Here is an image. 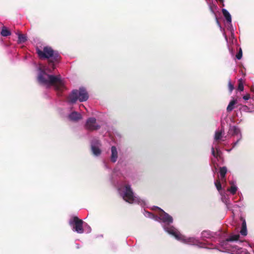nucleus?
Returning a JSON list of instances; mask_svg holds the SVG:
<instances>
[{
  "mask_svg": "<svg viewBox=\"0 0 254 254\" xmlns=\"http://www.w3.org/2000/svg\"><path fill=\"white\" fill-rule=\"evenodd\" d=\"M241 140V138H240L239 139H238L236 142H235V143H234V145H233V147H234L235 146H236L238 143V142H239V141Z\"/></svg>",
  "mask_w": 254,
  "mask_h": 254,
  "instance_id": "nucleus-28",
  "label": "nucleus"
},
{
  "mask_svg": "<svg viewBox=\"0 0 254 254\" xmlns=\"http://www.w3.org/2000/svg\"><path fill=\"white\" fill-rule=\"evenodd\" d=\"M227 172L226 167H222L220 168L219 173L221 178L222 181L225 179L226 174Z\"/></svg>",
  "mask_w": 254,
  "mask_h": 254,
  "instance_id": "nucleus-14",
  "label": "nucleus"
},
{
  "mask_svg": "<svg viewBox=\"0 0 254 254\" xmlns=\"http://www.w3.org/2000/svg\"><path fill=\"white\" fill-rule=\"evenodd\" d=\"M89 95L85 88H79V90H73L69 95L68 100L72 103H75L78 100L80 102L86 101L88 100Z\"/></svg>",
  "mask_w": 254,
  "mask_h": 254,
  "instance_id": "nucleus-3",
  "label": "nucleus"
},
{
  "mask_svg": "<svg viewBox=\"0 0 254 254\" xmlns=\"http://www.w3.org/2000/svg\"><path fill=\"white\" fill-rule=\"evenodd\" d=\"M160 211L159 212V218L164 223L168 224L172 223L173 221V218L169 214L165 212L162 209L159 208Z\"/></svg>",
  "mask_w": 254,
  "mask_h": 254,
  "instance_id": "nucleus-7",
  "label": "nucleus"
},
{
  "mask_svg": "<svg viewBox=\"0 0 254 254\" xmlns=\"http://www.w3.org/2000/svg\"><path fill=\"white\" fill-rule=\"evenodd\" d=\"M118 151L116 147L115 146H113L111 147V161L113 163H115L117 161L118 159Z\"/></svg>",
  "mask_w": 254,
  "mask_h": 254,
  "instance_id": "nucleus-8",
  "label": "nucleus"
},
{
  "mask_svg": "<svg viewBox=\"0 0 254 254\" xmlns=\"http://www.w3.org/2000/svg\"><path fill=\"white\" fill-rule=\"evenodd\" d=\"M228 86L229 90L230 92L231 93L232 92V91L234 90V85L232 84L230 79L229 80Z\"/></svg>",
  "mask_w": 254,
  "mask_h": 254,
  "instance_id": "nucleus-24",
  "label": "nucleus"
},
{
  "mask_svg": "<svg viewBox=\"0 0 254 254\" xmlns=\"http://www.w3.org/2000/svg\"><path fill=\"white\" fill-rule=\"evenodd\" d=\"M215 186H216L217 190L218 191L220 190L221 189H222V186H221V184L220 183V180L218 179V180H217L215 182Z\"/></svg>",
  "mask_w": 254,
  "mask_h": 254,
  "instance_id": "nucleus-21",
  "label": "nucleus"
},
{
  "mask_svg": "<svg viewBox=\"0 0 254 254\" xmlns=\"http://www.w3.org/2000/svg\"><path fill=\"white\" fill-rule=\"evenodd\" d=\"M222 132H223V131L222 130L220 131H216L215 134L214 139L216 140H218L220 139L222 137Z\"/></svg>",
  "mask_w": 254,
  "mask_h": 254,
  "instance_id": "nucleus-19",
  "label": "nucleus"
},
{
  "mask_svg": "<svg viewBox=\"0 0 254 254\" xmlns=\"http://www.w3.org/2000/svg\"><path fill=\"white\" fill-rule=\"evenodd\" d=\"M37 79L41 84L47 86H54L55 89L58 91L62 92L65 88L60 75L56 76L50 75L47 74L45 70H41Z\"/></svg>",
  "mask_w": 254,
  "mask_h": 254,
  "instance_id": "nucleus-2",
  "label": "nucleus"
},
{
  "mask_svg": "<svg viewBox=\"0 0 254 254\" xmlns=\"http://www.w3.org/2000/svg\"><path fill=\"white\" fill-rule=\"evenodd\" d=\"M96 144H97V145H98L99 144H100V143H99V140H96Z\"/></svg>",
  "mask_w": 254,
  "mask_h": 254,
  "instance_id": "nucleus-32",
  "label": "nucleus"
},
{
  "mask_svg": "<svg viewBox=\"0 0 254 254\" xmlns=\"http://www.w3.org/2000/svg\"><path fill=\"white\" fill-rule=\"evenodd\" d=\"M202 235L203 236V237H209V232L208 231H203V232L202 233Z\"/></svg>",
  "mask_w": 254,
  "mask_h": 254,
  "instance_id": "nucleus-26",
  "label": "nucleus"
},
{
  "mask_svg": "<svg viewBox=\"0 0 254 254\" xmlns=\"http://www.w3.org/2000/svg\"><path fill=\"white\" fill-rule=\"evenodd\" d=\"M216 21H217V22L218 23H219V22H218V19H217V17H216Z\"/></svg>",
  "mask_w": 254,
  "mask_h": 254,
  "instance_id": "nucleus-33",
  "label": "nucleus"
},
{
  "mask_svg": "<svg viewBox=\"0 0 254 254\" xmlns=\"http://www.w3.org/2000/svg\"><path fill=\"white\" fill-rule=\"evenodd\" d=\"M239 235H232L226 239V242H233L238 241L239 239Z\"/></svg>",
  "mask_w": 254,
  "mask_h": 254,
  "instance_id": "nucleus-17",
  "label": "nucleus"
},
{
  "mask_svg": "<svg viewBox=\"0 0 254 254\" xmlns=\"http://www.w3.org/2000/svg\"><path fill=\"white\" fill-rule=\"evenodd\" d=\"M69 118L71 121L76 122L81 119V115L76 112H73L69 115Z\"/></svg>",
  "mask_w": 254,
  "mask_h": 254,
  "instance_id": "nucleus-9",
  "label": "nucleus"
},
{
  "mask_svg": "<svg viewBox=\"0 0 254 254\" xmlns=\"http://www.w3.org/2000/svg\"><path fill=\"white\" fill-rule=\"evenodd\" d=\"M125 189V190L123 195L124 200L129 203H132L135 200V196L130 186L126 185Z\"/></svg>",
  "mask_w": 254,
  "mask_h": 254,
  "instance_id": "nucleus-5",
  "label": "nucleus"
},
{
  "mask_svg": "<svg viewBox=\"0 0 254 254\" xmlns=\"http://www.w3.org/2000/svg\"><path fill=\"white\" fill-rule=\"evenodd\" d=\"M237 103L236 100H231L227 107V111L231 112L234 109V105Z\"/></svg>",
  "mask_w": 254,
  "mask_h": 254,
  "instance_id": "nucleus-15",
  "label": "nucleus"
},
{
  "mask_svg": "<svg viewBox=\"0 0 254 254\" xmlns=\"http://www.w3.org/2000/svg\"><path fill=\"white\" fill-rule=\"evenodd\" d=\"M100 127V126L97 123L96 119L94 117L88 118L85 125V129L90 131L97 130Z\"/></svg>",
  "mask_w": 254,
  "mask_h": 254,
  "instance_id": "nucleus-6",
  "label": "nucleus"
},
{
  "mask_svg": "<svg viewBox=\"0 0 254 254\" xmlns=\"http://www.w3.org/2000/svg\"><path fill=\"white\" fill-rule=\"evenodd\" d=\"M243 98L245 100H248L250 98V95L249 94H247L246 95L244 96Z\"/></svg>",
  "mask_w": 254,
  "mask_h": 254,
  "instance_id": "nucleus-27",
  "label": "nucleus"
},
{
  "mask_svg": "<svg viewBox=\"0 0 254 254\" xmlns=\"http://www.w3.org/2000/svg\"><path fill=\"white\" fill-rule=\"evenodd\" d=\"M69 224L72 227L73 231L79 234L84 232L83 228V221L77 216H73L69 221Z\"/></svg>",
  "mask_w": 254,
  "mask_h": 254,
  "instance_id": "nucleus-4",
  "label": "nucleus"
},
{
  "mask_svg": "<svg viewBox=\"0 0 254 254\" xmlns=\"http://www.w3.org/2000/svg\"><path fill=\"white\" fill-rule=\"evenodd\" d=\"M27 41L26 37L22 34H18V42L20 43H24Z\"/></svg>",
  "mask_w": 254,
  "mask_h": 254,
  "instance_id": "nucleus-18",
  "label": "nucleus"
},
{
  "mask_svg": "<svg viewBox=\"0 0 254 254\" xmlns=\"http://www.w3.org/2000/svg\"><path fill=\"white\" fill-rule=\"evenodd\" d=\"M228 191H229L232 194H235L236 193L237 188L236 186H231L230 189H229Z\"/></svg>",
  "mask_w": 254,
  "mask_h": 254,
  "instance_id": "nucleus-22",
  "label": "nucleus"
},
{
  "mask_svg": "<svg viewBox=\"0 0 254 254\" xmlns=\"http://www.w3.org/2000/svg\"><path fill=\"white\" fill-rule=\"evenodd\" d=\"M242 108H243L244 110H246L247 109H248V106H247L246 105L243 106Z\"/></svg>",
  "mask_w": 254,
  "mask_h": 254,
  "instance_id": "nucleus-29",
  "label": "nucleus"
},
{
  "mask_svg": "<svg viewBox=\"0 0 254 254\" xmlns=\"http://www.w3.org/2000/svg\"><path fill=\"white\" fill-rule=\"evenodd\" d=\"M211 152H212V155L214 157L217 158L218 157V150H217V152H215L214 147H212L211 148Z\"/></svg>",
  "mask_w": 254,
  "mask_h": 254,
  "instance_id": "nucleus-25",
  "label": "nucleus"
},
{
  "mask_svg": "<svg viewBox=\"0 0 254 254\" xmlns=\"http://www.w3.org/2000/svg\"><path fill=\"white\" fill-rule=\"evenodd\" d=\"M91 150L93 154L95 156H99L101 153V151L99 147L95 145H91Z\"/></svg>",
  "mask_w": 254,
  "mask_h": 254,
  "instance_id": "nucleus-12",
  "label": "nucleus"
},
{
  "mask_svg": "<svg viewBox=\"0 0 254 254\" xmlns=\"http://www.w3.org/2000/svg\"><path fill=\"white\" fill-rule=\"evenodd\" d=\"M36 53L40 59H48L49 67L46 69L52 72L56 68L55 64L60 62L61 57L57 51L50 46H45L42 50L38 47L36 49Z\"/></svg>",
  "mask_w": 254,
  "mask_h": 254,
  "instance_id": "nucleus-1",
  "label": "nucleus"
},
{
  "mask_svg": "<svg viewBox=\"0 0 254 254\" xmlns=\"http://www.w3.org/2000/svg\"><path fill=\"white\" fill-rule=\"evenodd\" d=\"M229 133L232 136L237 135L240 133V129L236 126H230Z\"/></svg>",
  "mask_w": 254,
  "mask_h": 254,
  "instance_id": "nucleus-10",
  "label": "nucleus"
},
{
  "mask_svg": "<svg viewBox=\"0 0 254 254\" xmlns=\"http://www.w3.org/2000/svg\"><path fill=\"white\" fill-rule=\"evenodd\" d=\"M238 90H240V91H243L244 90L243 80L242 79H240L238 81Z\"/></svg>",
  "mask_w": 254,
  "mask_h": 254,
  "instance_id": "nucleus-20",
  "label": "nucleus"
},
{
  "mask_svg": "<svg viewBox=\"0 0 254 254\" xmlns=\"http://www.w3.org/2000/svg\"><path fill=\"white\" fill-rule=\"evenodd\" d=\"M1 35L3 37H7L11 35V32L6 27L3 26L1 31Z\"/></svg>",
  "mask_w": 254,
  "mask_h": 254,
  "instance_id": "nucleus-16",
  "label": "nucleus"
},
{
  "mask_svg": "<svg viewBox=\"0 0 254 254\" xmlns=\"http://www.w3.org/2000/svg\"><path fill=\"white\" fill-rule=\"evenodd\" d=\"M251 91L252 92H254V87H251Z\"/></svg>",
  "mask_w": 254,
  "mask_h": 254,
  "instance_id": "nucleus-31",
  "label": "nucleus"
},
{
  "mask_svg": "<svg viewBox=\"0 0 254 254\" xmlns=\"http://www.w3.org/2000/svg\"><path fill=\"white\" fill-rule=\"evenodd\" d=\"M243 55L242 50L240 48H239L238 53L236 54V57L238 60H241Z\"/></svg>",
  "mask_w": 254,
  "mask_h": 254,
  "instance_id": "nucleus-23",
  "label": "nucleus"
},
{
  "mask_svg": "<svg viewBox=\"0 0 254 254\" xmlns=\"http://www.w3.org/2000/svg\"><path fill=\"white\" fill-rule=\"evenodd\" d=\"M222 12L227 22H231V16L229 12L225 9H222Z\"/></svg>",
  "mask_w": 254,
  "mask_h": 254,
  "instance_id": "nucleus-13",
  "label": "nucleus"
},
{
  "mask_svg": "<svg viewBox=\"0 0 254 254\" xmlns=\"http://www.w3.org/2000/svg\"><path fill=\"white\" fill-rule=\"evenodd\" d=\"M241 219L242 221V224L240 233L242 236H246L247 235L246 222L243 218H241Z\"/></svg>",
  "mask_w": 254,
  "mask_h": 254,
  "instance_id": "nucleus-11",
  "label": "nucleus"
},
{
  "mask_svg": "<svg viewBox=\"0 0 254 254\" xmlns=\"http://www.w3.org/2000/svg\"><path fill=\"white\" fill-rule=\"evenodd\" d=\"M216 1H219L221 2H222V3H223V2H224V0H216ZM223 6H224V4H223Z\"/></svg>",
  "mask_w": 254,
  "mask_h": 254,
  "instance_id": "nucleus-30",
  "label": "nucleus"
}]
</instances>
